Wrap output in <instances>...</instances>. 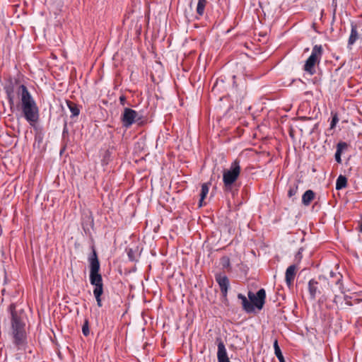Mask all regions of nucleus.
I'll list each match as a JSON object with an SVG mask.
<instances>
[{
    "mask_svg": "<svg viewBox=\"0 0 362 362\" xmlns=\"http://www.w3.org/2000/svg\"><path fill=\"white\" fill-rule=\"evenodd\" d=\"M67 133H68L67 124H66V122H65L62 134H63V135H64L65 134H67Z\"/></svg>",
    "mask_w": 362,
    "mask_h": 362,
    "instance_id": "2f4dec72",
    "label": "nucleus"
},
{
    "mask_svg": "<svg viewBox=\"0 0 362 362\" xmlns=\"http://www.w3.org/2000/svg\"><path fill=\"white\" fill-rule=\"evenodd\" d=\"M127 255H128V257L129 258L130 260L132 261H134V254H133V251L132 249H130L128 252H127Z\"/></svg>",
    "mask_w": 362,
    "mask_h": 362,
    "instance_id": "c756f323",
    "label": "nucleus"
},
{
    "mask_svg": "<svg viewBox=\"0 0 362 362\" xmlns=\"http://www.w3.org/2000/svg\"><path fill=\"white\" fill-rule=\"evenodd\" d=\"M215 279L220 287L223 296L226 298L230 285L228 278L225 274L220 273L215 275Z\"/></svg>",
    "mask_w": 362,
    "mask_h": 362,
    "instance_id": "1a4fd4ad",
    "label": "nucleus"
},
{
    "mask_svg": "<svg viewBox=\"0 0 362 362\" xmlns=\"http://www.w3.org/2000/svg\"><path fill=\"white\" fill-rule=\"evenodd\" d=\"M206 5V0H199L197 6V13L199 16H203Z\"/></svg>",
    "mask_w": 362,
    "mask_h": 362,
    "instance_id": "5701e85b",
    "label": "nucleus"
},
{
    "mask_svg": "<svg viewBox=\"0 0 362 362\" xmlns=\"http://www.w3.org/2000/svg\"><path fill=\"white\" fill-rule=\"evenodd\" d=\"M126 101H127V99L124 95H122L119 97V103L121 105H124L126 103Z\"/></svg>",
    "mask_w": 362,
    "mask_h": 362,
    "instance_id": "c85d7f7f",
    "label": "nucleus"
},
{
    "mask_svg": "<svg viewBox=\"0 0 362 362\" xmlns=\"http://www.w3.org/2000/svg\"><path fill=\"white\" fill-rule=\"evenodd\" d=\"M332 121H331V124H330V128L334 129L335 127L336 124H337V122H339V118H338V115L337 113L332 112Z\"/></svg>",
    "mask_w": 362,
    "mask_h": 362,
    "instance_id": "a878e982",
    "label": "nucleus"
},
{
    "mask_svg": "<svg viewBox=\"0 0 362 362\" xmlns=\"http://www.w3.org/2000/svg\"><path fill=\"white\" fill-rule=\"evenodd\" d=\"M247 296L250 303L253 305L254 310L255 308L259 310L263 308L266 298V291L264 288H260L256 294L249 291Z\"/></svg>",
    "mask_w": 362,
    "mask_h": 362,
    "instance_id": "0eeeda50",
    "label": "nucleus"
},
{
    "mask_svg": "<svg viewBox=\"0 0 362 362\" xmlns=\"http://www.w3.org/2000/svg\"><path fill=\"white\" fill-rule=\"evenodd\" d=\"M112 156V151L110 149H107L105 151L103 155V158L102 159L103 165H107L109 161L110 160Z\"/></svg>",
    "mask_w": 362,
    "mask_h": 362,
    "instance_id": "b1692460",
    "label": "nucleus"
},
{
    "mask_svg": "<svg viewBox=\"0 0 362 362\" xmlns=\"http://www.w3.org/2000/svg\"><path fill=\"white\" fill-rule=\"evenodd\" d=\"M22 85L18 78L8 77L4 86L11 112L14 111L16 93L18 95V88Z\"/></svg>",
    "mask_w": 362,
    "mask_h": 362,
    "instance_id": "39448f33",
    "label": "nucleus"
},
{
    "mask_svg": "<svg viewBox=\"0 0 362 362\" xmlns=\"http://www.w3.org/2000/svg\"><path fill=\"white\" fill-rule=\"evenodd\" d=\"M348 145L346 142H339L337 146V151L334 155L335 160L338 163H341V155L344 149H346Z\"/></svg>",
    "mask_w": 362,
    "mask_h": 362,
    "instance_id": "a211bd4d",
    "label": "nucleus"
},
{
    "mask_svg": "<svg viewBox=\"0 0 362 362\" xmlns=\"http://www.w3.org/2000/svg\"><path fill=\"white\" fill-rule=\"evenodd\" d=\"M8 311L11 315V333L13 337V343L18 349H23L27 344L25 331L27 315L24 309L19 308L15 303L9 305Z\"/></svg>",
    "mask_w": 362,
    "mask_h": 362,
    "instance_id": "f257e3e1",
    "label": "nucleus"
},
{
    "mask_svg": "<svg viewBox=\"0 0 362 362\" xmlns=\"http://www.w3.org/2000/svg\"><path fill=\"white\" fill-rule=\"evenodd\" d=\"M328 284L329 283L325 278L322 279L320 277L319 280L314 279L310 280L308 282V291L310 298L315 300L319 296L322 295V296H324L325 290L328 289Z\"/></svg>",
    "mask_w": 362,
    "mask_h": 362,
    "instance_id": "423d86ee",
    "label": "nucleus"
},
{
    "mask_svg": "<svg viewBox=\"0 0 362 362\" xmlns=\"http://www.w3.org/2000/svg\"><path fill=\"white\" fill-rule=\"evenodd\" d=\"M350 299H351V298H350V297H349L348 296H344V300H345V301H346V304L347 305L351 306V305H354V303H353V302H351V301L350 300Z\"/></svg>",
    "mask_w": 362,
    "mask_h": 362,
    "instance_id": "cd10ccee",
    "label": "nucleus"
},
{
    "mask_svg": "<svg viewBox=\"0 0 362 362\" xmlns=\"http://www.w3.org/2000/svg\"><path fill=\"white\" fill-rule=\"evenodd\" d=\"M221 264H222L223 267H224V268L229 267V265H230V259H229V258L227 257H222V259H221Z\"/></svg>",
    "mask_w": 362,
    "mask_h": 362,
    "instance_id": "bb28decb",
    "label": "nucleus"
},
{
    "mask_svg": "<svg viewBox=\"0 0 362 362\" xmlns=\"http://www.w3.org/2000/svg\"><path fill=\"white\" fill-rule=\"evenodd\" d=\"M341 276H340V278L337 279V284H339V288H341Z\"/></svg>",
    "mask_w": 362,
    "mask_h": 362,
    "instance_id": "473e14b6",
    "label": "nucleus"
},
{
    "mask_svg": "<svg viewBox=\"0 0 362 362\" xmlns=\"http://www.w3.org/2000/svg\"><path fill=\"white\" fill-rule=\"evenodd\" d=\"M347 185V179L344 175H340L336 181V189L337 190L345 188Z\"/></svg>",
    "mask_w": 362,
    "mask_h": 362,
    "instance_id": "412c9836",
    "label": "nucleus"
},
{
    "mask_svg": "<svg viewBox=\"0 0 362 362\" xmlns=\"http://www.w3.org/2000/svg\"><path fill=\"white\" fill-rule=\"evenodd\" d=\"M210 185H211V182H206V183L202 184V189H201V193H200V199H199V206H202V202L204 201V199L206 197L207 194L209 193Z\"/></svg>",
    "mask_w": 362,
    "mask_h": 362,
    "instance_id": "aec40b11",
    "label": "nucleus"
},
{
    "mask_svg": "<svg viewBox=\"0 0 362 362\" xmlns=\"http://www.w3.org/2000/svg\"><path fill=\"white\" fill-rule=\"evenodd\" d=\"M238 298L241 300L243 310L247 313H252L254 312L253 305L250 303V300L242 293L238 294Z\"/></svg>",
    "mask_w": 362,
    "mask_h": 362,
    "instance_id": "ddd939ff",
    "label": "nucleus"
},
{
    "mask_svg": "<svg viewBox=\"0 0 362 362\" xmlns=\"http://www.w3.org/2000/svg\"><path fill=\"white\" fill-rule=\"evenodd\" d=\"M334 301L337 302V297H335V298L334 299Z\"/></svg>",
    "mask_w": 362,
    "mask_h": 362,
    "instance_id": "c9c22d12",
    "label": "nucleus"
},
{
    "mask_svg": "<svg viewBox=\"0 0 362 362\" xmlns=\"http://www.w3.org/2000/svg\"><path fill=\"white\" fill-rule=\"evenodd\" d=\"M88 262L90 264V283L94 286L93 295L98 306L100 308L103 306L101 296L103 294V283L102 275L100 274V262L94 248H93L92 254L88 257Z\"/></svg>",
    "mask_w": 362,
    "mask_h": 362,
    "instance_id": "7ed1b4c3",
    "label": "nucleus"
},
{
    "mask_svg": "<svg viewBox=\"0 0 362 362\" xmlns=\"http://www.w3.org/2000/svg\"><path fill=\"white\" fill-rule=\"evenodd\" d=\"M320 63L308 59L303 66V70L310 76L316 73L315 66Z\"/></svg>",
    "mask_w": 362,
    "mask_h": 362,
    "instance_id": "2eb2a0df",
    "label": "nucleus"
},
{
    "mask_svg": "<svg viewBox=\"0 0 362 362\" xmlns=\"http://www.w3.org/2000/svg\"><path fill=\"white\" fill-rule=\"evenodd\" d=\"M240 161L235 160L230 165L229 169L223 171V189L226 192L233 193V186L238 180L240 173Z\"/></svg>",
    "mask_w": 362,
    "mask_h": 362,
    "instance_id": "20e7f679",
    "label": "nucleus"
},
{
    "mask_svg": "<svg viewBox=\"0 0 362 362\" xmlns=\"http://www.w3.org/2000/svg\"><path fill=\"white\" fill-rule=\"evenodd\" d=\"M274 349L275 355L279 359V362H283L284 361H285L284 357L279 346L278 341L276 339L274 342Z\"/></svg>",
    "mask_w": 362,
    "mask_h": 362,
    "instance_id": "4be33fe9",
    "label": "nucleus"
},
{
    "mask_svg": "<svg viewBox=\"0 0 362 362\" xmlns=\"http://www.w3.org/2000/svg\"><path fill=\"white\" fill-rule=\"evenodd\" d=\"M66 103L70 112H71V117L73 118L74 117H78L80 114V109L78 105L74 102L68 100H66Z\"/></svg>",
    "mask_w": 362,
    "mask_h": 362,
    "instance_id": "6ab92c4d",
    "label": "nucleus"
},
{
    "mask_svg": "<svg viewBox=\"0 0 362 362\" xmlns=\"http://www.w3.org/2000/svg\"><path fill=\"white\" fill-rule=\"evenodd\" d=\"M216 342L218 346V362H230L228 356L226 349L222 339L221 337H217Z\"/></svg>",
    "mask_w": 362,
    "mask_h": 362,
    "instance_id": "9d476101",
    "label": "nucleus"
},
{
    "mask_svg": "<svg viewBox=\"0 0 362 362\" xmlns=\"http://www.w3.org/2000/svg\"><path fill=\"white\" fill-rule=\"evenodd\" d=\"M299 182L300 181L298 180L289 182L288 189V197L289 198H293L297 194Z\"/></svg>",
    "mask_w": 362,
    "mask_h": 362,
    "instance_id": "dca6fc26",
    "label": "nucleus"
},
{
    "mask_svg": "<svg viewBox=\"0 0 362 362\" xmlns=\"http://www.w3.org/2000/svg\"><path fill=\"white\" fill-rule=\"evenodd\" d=\"M322 54H323L322 46L321 45H315L313 48L310 56L308 59L320 63L321 58L322 57Z\"/></svg>",
    "mask_w": 362,
    "mask_h": 362,
    "instance_id": "f8f14e48",
    "label": "nucleus"
},
{
    "mask_svg": "<svg viewBox=\"0 0 362 362\" xmlns=\"http://www.w3.org/2000/svg\"><path fill=\"white\" fill-rule=\"evenodd\" d=\"M18 92V96L21 98L19 105H21L23 117L30 125L35 126L40 117L39 108L36 102L25 85L19 87Z\"/></svg>",
    "mask_w": 362,
    "mask_h": 362,
    "instance_id": "f03ea898",
    "label": "nucleus"
},
{
    "mask_svg": "<svg viewBox=\"0 0 362 362\" xmlns=\"http://www.w3.org/2000/svg\"><path fill=\"white\" fill-rule=\"evenodd\" d=\"M360 301H361V300H360V299H358V298H356V299H354V300L353 303H354H354H360Z\"/></svg>",
    "mask_w": 362,
    "mask_h": 362,
    "instance_id": "f704fd0d",
    "label": "nucleus"
},
{
    "mask_svg": "<svg viewBox=\"0 0 362 362\" xmlns=\"http://www.w3.org/2000/svg\"><path fill=\"white\" fill-rule=\"evenodd\" d=\"M138 116L139 115L136 111L129 107H125L121 115L122 126L127 129L129 128L139 119Z\"/></svg>",
    "mask_w": 362,
    "mask_h": 362,
    "instance_id": "6e6552de",
    "label": "nucleus"
},
{
    "mask_svg": "<svg viewBox=\"0 0 362 362\" xmlns=\"http://www.w3.org/2000/svg\"><path fill=\"white\" fill-rule=\"evenodd\" d=\"M233 86H234V87H235V88H236V87H237V84H236V82H235V76H233Z\"/></svg>",
    "mask_w": 362,
    "mask_h": 362,
    "instance_id": "72a5a7b5",
    "label": "nucleus"
},
{
    "mask_svg": "<svg viewBox=\"0 0 362 362\" xmlns=\"http://www.w3.org/2000/svg\"><path fill=\"white\" fill-rule=\"evenodd\" d=\"M302 250L303 249L300 248L296 255V258L298 259V260H300V259L302 258Z\"/></svg>",
    "mask_w": 362,
    "mask_h": 362,
    "instance_id": "7c9ffc66",
    "label": "nucleus"
},
{
    "mask_svg": "<svg viewBox=\"0 0 362 362\" xmlns=\"http://www.w3.org/2000/svg\"><path fill=\"white\" fill-rule=\"evenodd\" d=\"M315 194L311 189H308L302 196V203L305 206H309L315 199Z\"/></svg>",
    "mask_w": 362,
    "mask_h": 362,
    "instance_id": "f3484780",
    "label": "nucleus"
},
{
    "mask_svg": "<svg viewBox=\"0 0 362 362\" xmlns=\"http://www.w3.org/2000/svg\"><path fill=\"white\" fill-rule=\"evenodd\" d=\"M351 34L348 40V46L353 45L357 40L360 38V34L357 30V25L354 23H351Z\"/></svg>",
    "mask_w": 362,
    "mask_h": 362,
    "instance_id": "4468645a",
    "label": "nucleus"
},
{
    "mask_svg": "<svg viewBox=\"0 0 362 362\" xmlns=\"http://www.w3.org/2000/svg\"><path fill=\"white\" fill-rule=\"evenodd\" d=\"M82 332H83V335L86 336V337L88 336L89 334H90L88 320H86L84 323H83V325Z\"/></svg>",
    "mask_w": 362,
    "mask_h": 362,
    "instance_id": "393cba45",
    "label": "nucleus"
},
{
    "mask_svg": "<svg viewBox=\"0 0 362 362\" xmlns=\"http://www.w3.org/2000/svg\"><path fill=\"white\" fill-rule=\"evenodd\" d=\"M297 271V266L295 264L290 265L286 271L285 279L287 286L291 288L293 285Z\"/></svg>",
    "mask_w": 362,
    "mask_h": 362,
    "instance_id": "9b49d317",
    "label": "nucleus"
}]
</instances>
